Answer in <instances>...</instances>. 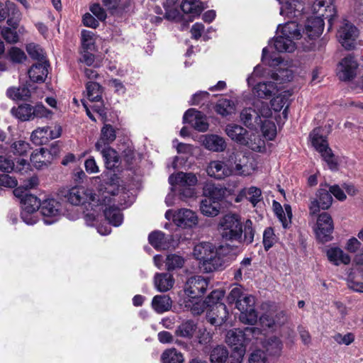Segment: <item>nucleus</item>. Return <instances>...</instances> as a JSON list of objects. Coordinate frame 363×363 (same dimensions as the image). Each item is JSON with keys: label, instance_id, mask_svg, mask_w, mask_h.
Listing matches in <instances>:
<instances>
[{"label": "nucleus", "instance_id": "f257e3e1", "mask_svg": "<svg viewBox=\"0 0 363 363\" xmlns=\"http://www.w3.org/2000/svg\"><path fill=\"white\" fill-rule=\"evenodd\" d=\"M228 303H235L236 308L240 311V320L245 324L254 325L258 318L255 308V296L245 294L240 286H236L230 291L227 296Z\"/></svg>", "mask_w": 363, "mask_h": 363}, {"label": "nucleus", "instance_id": "f03ea898", "mask_svg": "<svg viewBox=\"0 0 363 363\" xmlns=\"http://www.w3.org/2000/svg\"><path fill=\"white\" fill-rule=\"evenodd\" d=\"M259 330L255 328H245L243 330L234 329L228 331L225 337L226 343L233 347L230 355L231 360L236 363H242L246 352V345L251 340Z\"/></svg>", "mask_w": 363, "mask_h": 363}, {"label": "nucleus", "instance_id": "7ed1b4c3", "mask_svg": "<svg viewBox=\"0 0 363 363\" xmlns=\"http://www.w3.org/2000/svg\"><path fill=\"white\" fill-rule=\"evenodd\" d=\"M279 34L274 40V47L279 52H292L296 48V40L301 37V29L296 21H289L279 25Z\"/></svg>", "mask_w": 363, "mask_h": 363}, {"label": "nucleus", "instance_id": "20e7f679", "mask_svg": "<svg viewBox=\"0 0 363 363\" xmlns=\"http://www.w3.org/2000/svg\"><path fill=\"white\" fill-rule=\"evenodd\" d=\"M225 133L232 140L254 151L260 152L264 146V142L257 133L248 131L239 125H227Z\"/></svg>", "mask_w": 363, "mask_h": 363}, {"label": "nucleus", "instance_id": "39448f33", "mask_svg": "<svg viewBox=\"0 0 363 363\" xmlns=\"http://www.w3.org/2000/svg\"><path fill=\"white\" fill-rule=\"evenodd\" d=\"M172 191H177L182 199L193 197L195 194V186L198 182L195 174L179 172L169 177Z\"/></svg>", "mask_w": 363, "mask_h": 363}, {"label": "nucleus", "instance_id": "423d86ee", "mask_svg": "<svg viewBox=\"0 0 363 363\" xmlns=\"http://www.w3.org/2000/svg\"><path fill=\"white\" fill-rule=\"evenodd\" d=\"M217 229L223 240L231 242L237 241L241 238L242 233V223L240 216L233 213L225 214L220 218Z\"/></svg>", "mask_w": 363, "mask_h": 363}, {"label": "nucleus", "instance_id": "0eeeda50", "mask_svg": "<svg viewBox=\"0 0 363 363\" xmlns=\"http://www.w3.org/2000/svg\"><path fill=\"white\" fill-rule=\"evenodd\" d=\"M320 128H315L310 134V138L312 145L320 153L323 160L327 163L331 170L337 169V162L333 153L332 150L328 146V143L325 137L321 133Z\"/></svg>", "mask_w": 363, "mask_h": 363}, {"label": "nucleus", "instance_id": "6e6552de", "mask_svg": "<svg viewBox=\"0 0 363 363\" xmlns=\"http://www.w3.org/2000/svg\"><path fill=\"white\" fill-rule=\"evenodd\" d=\"M67 201L74 206L86 205V203L96 212L95 207L98 206L100 198L96 199L91 189L82 186L71 188L67 194Z\"/></svg>", "mask_w": 363, "mask_h": 363}, {"label": "nucleus", "instance_id": "1a4fd4ad", "mask_svg": "<svg viewBox=\"0 0 363 363\" xmlns=\"http://www.w3.org/2000/svg\"><path fill=\"white\" fill-rule=\"evenodd\" d=\"M115 199L111 195H104L100 198L96 211H103L106 219L113 226H119L123 222V214L118 207L116 206Z\"/></svg>", "mask_w": 363, "mask_h": 363}, {"label": "nucleus", "instance_id": "9d476101", "mask_svg": "<svg viewBox=\"0 0 363 363\" xmlns=\"http://www.w3.org/2000/svg\"><path fill=\"white\" fill-rule=\"evenodd\" d=\"M59 153L57 145H52L50 149L40 148L35 150L30 155V162L36 169L48 167Z\"/></svg>", "mask_w": 363, "mask_h": 363}, {"label": "nucleus", "instance_id": "9b49d317", "mask_svg": "<svg viewBox=\"0 0 363 363\" xmlns=\"http://www.w3.org/2000/svg\"><path fill=\"white\" fill-rule=\"evenodd\" d=\"M333 220L330 215L325 212L320 214L315 228L317 239L323 243L330 241L333 238Z\"/></svg>", "mask_w": 363, "mask_h": 363}, {"label": "nucleus", "instance_id": "f8f14e48", "mask_svg": "<svg viewBox=\"0 0 363 363\" xmlns=\"http://www.w3.org/2000/svg\"><path fill=\"white\" fill-rule=\"evenodd\" d=\"M40 212L44 223L51 225L57 221L62 215L61 204L53 199L45 200L41 204Z\"/></svg>", "mask_w": 363, "mask_h": 363}, {"label": "nucleus", "instance_id": "ddd939ff", "mask_svg": "<svg viewBox=\"0 0 363 363\" xmlns=\"http://www.w3.org/2000/svg\"><path fill=\"white\" fill-rule=\"evenodd\" d=\"M292 95V92L289 90H284L281 91L278 95L271 100L272 108L274 112L282 111V118L279 116V118H276L278 124L284 123L288 117V108L290 104V97Z\"/></svg>", "mask_w": 363, "mask_h": 363}, {"label": "nucleus", "instance_id": "4468645a", "mask_svg": "<svg viewBox=\"0 0 363 363\" xmlns=\"http://www.w3.org/2000/svg\"><path fill=\"white\" fill-rule=\"evenodd\" d=\"M357 68L355 59L351 55L346 56L337 66V76L341 81H350L356 75Z\"/></svg>", "mask_w": 363, "mask_h": 363}, {"label": "nucleus", "instance_id": "2eb2a0df", "mask_svg": "<svg viewBox=\"0 0 363 363\" xmlns=\"http://www.w3.org/2000/svg\"><path fill=\"white\" fill-rule=\"evenodd\" d=\"M208 286V281L203 277L194 276L187 280L184 291L191 298H199L206 293Z\"/></svg>", "mask_w": 363, "mask_h": 363}, {"label": "nucleus", "instance_id": "dca6fc26", "mask_svg": "<svg viewBox=\"0 0 363 363\" xmlns=\"http://www.w3.org/2000/svg\"><path fill=\"white\" fill-rule=\"evenodd\" d=\"M223 250V246L214 250L213 253L201 262V265H199L200 270L205 273H210L221 269L224 266V259L221 255Z\"/></svg>", "mask_w": 363, "mask_h": 363}, {"label": "nucleus", "instance_id": "f3484780", "mask_svg": "<svg viewBox=\"0 0 363 363\" xmlns=\"http://www.w3.org/2000/svg\"><path fill=\"white\" fill-rule=\"evenodd\" d=\"M357 36L358 30L357 28L350 23H345L337 32L339 42L347 50L354 48Z\"/></svg>", "mask_w": 363, "mask_h": 363}, {"label": "nucleus", "instance_id": "a211bd4d", "mask_svg": "<svg viewBox=\"0 0 363 363\" xmlns=\"http://www.w3.org/2000/svg\"><path fill=\"white\" fill-rule=\"evenodd\" d=\"M173 222L180 228H192L197 225L198 217L193 211L187 208H182L174 213Z\"/></svg>", "mask_w": 363, "mask_h": 363}, {"label": "nucleus", "instance_id": "6ab92c4d", "mask_svg": "<svg viewBox=\"0 0 363 363\" xmlns=\"http://www.w3.org/2000/svg\"><path fill=\"white\" fill-rule=\"evenodd\" d=\"M311 10L314 14H317L316 16L328 19L330 26L333 18L336 16V9L332 0H315Z\"/></svg>", "mask_w": 363, "mask_h": 363}, {"label": "nucleus", "instance_id": "aec40b11", "mask_svg": "<svg viewBox=\"0 0 363 363\" xmlns=\"http://www.w3.org/2000/svg\"><path fill=\"white\" fill-rule=\"evenodd\" d=\"M30 163L25 159H20L15 165L13 161L9 157L0 155V170L4 172L10 173L16 171L24 174L30 170Z\"/></svg>", "mask_w": 363, "mask_h": 363}, {"label": "nucleus", "instance_id": "412c9836", "mask_svg": "<svg viewBox=\"0 0 363 363\" xmlns=\"http://www.w3.org/2000/svg\"><path fill=\"white\" fill-rule=\"evenodd\" d=\"M183 121L191 124L199 131L204 132L208 128L205 115L194 108H189L184 113Z\"/></svg>", "mask_w": 363, "mask_h": 363}, {"label": "nucleus", "instance_id": "4be33fe9", "mask_svg": "<svg viewBox=\"0 0 363 363\" xmlns=\"http://www.w3.org/2000/svg\"><path fill=\"white\" fill-rule=\"evenodd\" d=\"M228 312L226 306L223 303H216L211 306L206 313L207 320L213 325L220 326L227 320Z\"/></svg>", "mask_w": 363, "mask_h": 363}, {"label": "nucleus", "instance_id": "5701e85b", "mask_svg": "<svg viewBox=\"0 0 363 363\" xmlns=\"http://www.w3.org/2000/svg\"><path fill=\"white\" fill-rule=\"evenodd\" d=\"M316 196L317 198L313 200L309 206L310 213L312 215L317 214L320 209L329 208L333 203V197L330 191L325 189H319Z\"/></svg>", "mask_w": 363, "mask_h": 363}, {"label": "nucleus", "instance_id": "b1692460", "mask_svg": "<svg viewBox=\"0 0 363 363\" xmlns=\"http://www.w3.org/2000/svg\"><path fill=\"white\" fill-rule=\"evenodd\" d=\"M249 157L238 152L235 155V168L233 169V174L239 176H248L250 175L255 168L253 164L250 162Z\"/></svg>", "mask_w": 363, "mask_h": 363}, {"label": "nucleus", "instance_id": "393cba45", "mask_svg": "<svg viewBox=\"0 0 363 363\" xmlns=\"http://www.w3.org/2000/svg\"><path fill=\"white\" fill-rule=\"evenodd\" d=\"M150 244L157 250H168L172 246V236L167 235L162 231L152 232L148 236Z\"/></svg>", "mask_w": 363, "mask_h": 363}, {"label": "nucleus", "instance_id": "a878e982", "mask_svg": "<svg viewBox=\"0 0 363 363\" xmlns=\"http://www.w3.org/2000/svg\"><path fill=\"white\" fill-rule=\"evenodd\" d=\"M208 176L217 179H222L233 174V169L229 168L223 162L212 161L206 169Z\"/></svg>", "mask_w": 363, "mask_h": 363}, {"label": "nucleus", "instance_id": "bb28decb", "mask_svg": "<svg viewBox=\"0 0 363 363\" xmlns=\"http://www.w3.org/2000/svg\"><path fill=\"white\" fill-rule=\"evenodd\" d=\"M201 143L206 149L216 152L224 151L227 146L223 137L214 134L202 136Z\"/></svg>", "mask_w": 363, "mask_h": 363}, {"label": "nucleus", "instance_id": "cd10ccee", "mask_svg": "<svg viewBox=\"0 0 363 363\" xmlns=\"http://www.w3.org/2000/svg\"><path fill=\"white\" fill-rule=\"evenodd\" d=\"M206 7L199 0H183L181 9L185 14L189 15V21L191 22L199 17Z\"/></svg>", "mask_w": 363, "mask_h": 363}, {"label": "nucleus", "instance_id": "c85d7f7f", "mask_svg": "<svg viewBox=\"0 0 363 363\" xmlns=\"http://www.w3.org/2000/svg\"><path fill=\"white\" fill-rule=\"evenodd\" d=\"M324 19L321 16H313L309 18L305 26V32L308 37L313 39L319 37L324 29Z\"/></svg>", "mask_w": 363, "mask_h": 363}, {"label": "nucleus", "instance_id": "c756f323", "mask_svg": "<svg viewBox=\"0 0 363 363\" xmlns=\"http://www.w3.org/2000/svg\"><path fill=\"white\" fill-rule=\"evenodd\" d=\"M116 138V130L110 124H105L101 130L99 139L95 144L96 150H101L103 147L109 146Z\"/></svg>", "mask_w": 363, "mask_h": 363}, {"label": "nucleus", "instance_id": "7c9ffc66", "mask_svg": "<svg viewBox=\"0 0 363 363\" xmlns=\"http://www.w3.org/2000/svg\"><path fill=\"white\" fill-rule=\"evenodd\" d=\"M198 330L197 323L193 320H185L178 325L175 330V335L186 340L194 337Z\"/></svg>", "mask_w": 363, "mask_h": 363}, {"label": "nucleus", "instance_id": "2f4dec72", "mask_svg": "<svg viewBox=\"0 0 363 363\" xmlns=\"http://www.w3.org/2000/svg\"><path fill=\"white\" fill-rule=\"evenodd\" d=\"M154 284L157 291L166 292L173 287L174 279L169 273H156L154 277Z\"/></svg>", "mask_w": 363, "mask_h": 363}, {"label": "nucleus", "instance_id": "473e14b6", "mask_svg": "<svg viewBox=\"0 0 363 363\" xmlns=\"http://www.w3.org/2000/svg\"><path fill=\"white\" fill-rule=\"evenodd\" d=\"M280 89L274 82H264L256 84L253 88V92L259 98L268 99Z\"/></svg>", "mask_w": 363, "mask_h": 363}, {"label": "nucleus", "instance_id": "72a5a7b5", "mask_svg": "<svg viewBox=\"0 0 363 363\" xmlns=\"http://www.w3.org/2000/svg\"><path fill=\"white\" fill-rule=\"evenodd\" d=\"M48 65L45 61L33 65L28 70V75L34 82H43L47 77Z\"/></svg>", "mask_w": 363, "mask_h": 363}, {"label": "nucleus", "instance_id": "f704fd0d", "mask_svg": "<svg viewBox=\"0 0 363 363\" xmlns=\"http://www.w3.org/2000/svg\"><path fill=\"white\" fill-rule=\"evenodd\" d=\"M216 247L211 242H203L194 247L193 255L199 261V266L209 256Z\"/></svg>", "mask_w": 363, "mask_h": 363}, {"label": "nucleus", "instance_id": "c9c22d12", "mask_svg": "<svg viewBox=\"0 0 363 363\" xmlns=\"http://www.w3.org/2000/svg\"><path fill=\"white\" fill-rule=\"evenodd\" d=\"M240 119L242 122L249 128H256L262 123L258 113L255 109L251 108H245L240 113Z\"/></svg>", "mask_w": 363, "mask_h": 363}, {"label": "nucleus", "instance_id": "e433bc0d", "mask_svg": "<svg viewBox=\"0 0 363 363\" xmlns=\"http://www.w3.org/2000/svg\"><path fill=\"white\" fill-rule=\"evenodd\" d=\"M172 301L168 295L155 296L152 301V306L157 313H163L169 311Z\"/></svg>", "mask_w": 363, "mask_h": 363}, {"label": "nucleus", "instance_id": "4c0bfd02", "mask_svg": "<svg viewBox=\"0 0 363 363\" xmlns=\"http://www.w3.org/2000/svg\"><path fill=\"white\" fill-rule=\"evenodd\" d=\"M327 257L329 261L335 265L347 264L350 262V256L345 254L339 247H332L328 250Z\"/></svg>", "mask_w": 363, "mask_h": 363}, {"label": "nucleus", "instance_id": "58836bf2", "mask_svg": "<svg viewBox=\"0 0 363 363\" xmlns=\"http://www.w3.org/2000/svg\"><path fill=\"white\" fill-rule=\"evenodd\" d=\"M200 210L203 215L214 217L218 215L220 205L219 202L211 201V199H204L201 202Z\"/></svg>", "mask_w": 363, "mask_h": 363}, {"label": "nucleus", "instance_id": "ea45409f", "mask_svg": "<svg viewBox=\"0 0 363 363\" xmlns=\"http://www.w3.org/2000/svg\"><path fill=\"white\" fill-rule=\"evenodd\" d=\"M161 363H184V354L176 348L165 350L161 354Z\"/></svg>", "mask_w": 363, "mask_h": 363}, {"label": "nucleus", "instance_id": "a19ab883", "mask_svg": "<svg viewBox=\"0 0 363 363\" xmlns=\"http://www.w3.org/2000/svg\"><path fill=\"white\" fill-rule=\"evenodd\" d=\"M264 347L269 355L279 356L283 349V342L279 337L272 336L265 340Z\"/></svg>", "mask_w": 363, "mask_h": 363}, {"label": "nucleus", "instance_id": "79ce46f5", "mask_svg": "<svg viewBox=\"0 0 363 363\" xmlns=\"http://www.w3.org/2000/svg\"><path fill=\"white\" fill-rule=\"evenodd\" d=\"M255 234V230L253 227L252 221L250 219L246 220L242 223V233L241 238L237 240L239 243L250 245L252 243Z\"/></svg>", "mask_w": 363, "mask_h": 363}, {"label": "nucleus", "instance_id": "37998d69", "mask_svg": "<svg viewBox=\"0 0 363 363\" xmlns=\"http://www.w3.org/2000/svg\"><path fill=\"white\" fill-rule=\"evenodd\" d=\"M215 110L218 114L222 116H227L235 112L236 106L232 100L221 99L218 101Z\"/></svg>", "mask_w": 363, "mask_h": 363}, {"label": "nucleus", "instance_id": "c03bdc74", "mask_svg": "<svg viewBox=\"0 0 363 363\" xmlns=\"http://www.w3.org/2000/svg\"><path fill=\"white\" fill-rule=\"evenodd\" d=\"M6 95L9 98L15 101H26L30 97L31 91L26 86L18 88L11 87L7 89Z\"/></svg>", "mask_w": 363, "mask_h": 363}, {"label": "nucleus", "instance_id": "a18cd8bd", "mask_svg": "<svg viewBox=\"0 0 363 363\" xmlns=\"http://www.w3.org/2000/svg\"><path fill=\"white\" fill-rule=\"evenodd\" d=\"M224 189L213 184L208 183L203 186V195L206 199L218 202L224 197Z\"/></svg>", "mask_w": 363, "mask_h": 363}, {"label": "nucleus", "instance_id": "49530a36", "mask_svg": "<svg viewBox=\"0 0 363 363\" xmlns=\"http://www.w3.org/2000/svg\"><path fill=\"white\" fill-rule=\"evenodd\" d=\"M104 159L106 166L108 169L114 168L118 162V155L117 152L109 146L103 147L99 150Z\"/></svg>", "mask_w": 363, "mask_h": 363}, {"label": "nucleus", "instance_id": "de8ad7c7", "mask_svg": "<svg viewBox=\"0 0 363 363\" xmlns=\"http://www.w3.org/2000/svg\"><path fill=\"white\" fill-rule=\"evenodd\" d=\"M240 196H245L255 207L262 200V191L259 188L252 186L241 190Z\"/></svg>", "mask_w": 363, "mask_h": 363}, {"label": "nucleus", "instance_id": "09e8293b", "mask_svg": "<svg viewBox=\"0 0 363 363\" xmlns=\"http://www.w3.org/2000/svg\"><path fill=\"white\" fill-rule=\"evenodd\" d=\"M22 211L28 213H35L41 208L40 199L33 194L26 195L24 199H22Z\"/></svg>", "mask_w": 363, "mask_h": 363}, {"label": "nucleus", "instance_id": "8fccbe9b", "mask_svg": "<svg viewBox=\"0 0 363 363\" xmlns=\"http://www.w3.org/2000/svg\"><path fill=\"white\" fill-rule=\"evenodd\" d=\"M294 74L291 69L279 67L272 74V79L277 84H283L290 82L294 79Z\"/></svg>", "mask_w": 363, "mask_h": 363}, {"label": "nucleus", "instance_id": "3c124183", "mask_svg": "<svg viewBox=\"0 0 363 363\" xmlns=\"http://www.w3.org/2000/svg\"><path fill=\"white\" fill-rule=\"evenodd\" d=\"M229 352L223 345H218L213 348L210 353V361L211 363H225Z\"/></svg>", "mask_w": 363, "mask_h": 363}, {"label": "nucleus", "instance_id": "603ef678", "mask_svg": "<svg viewBox=\"0 0 363 363\" xmlns=\"http://www.w3.org/2000/svg\"><path fill=\"white\" fill-rule=\"evenodd\" d=\"M86 95L91 101H100L102 99V87L99 84L89 82L86 84Z\"/></svg>", "mask_w": 363, "mask_h": 363}, {"label": "nucleus", "instance_id": "864d4df0", "mask_svg": "<svg viewBox=\"0 0 363 363\" xmlns=\"http://www.w3.org/2000/svg\"><path fill=\"white\" fill-rule=\"evenodd\" d=\"M167 271H173L183 267L185 263V259L177 254H169L167 256L164 261Z\"/></svg>", "mask_w": 363, "mask_h": 363}, {"label": "nucleus", "instance_id": "5fc2aeb1", "mask_svg": "<svg viewBox=\"0 0 363 363\" xmlns=\"http://www.w3.org/2000/svg\"><path fill=\"white\" fill-rule=\"evenodd\" d=\"M11 112L22 121L32 119V106L29 104H22L17 108H13Z\"/></svg>", "mask_w": 363, "mask_h": 363}, {"label": "nucleus", "instance_id": "6e6d98bb", "mask_svg": "<svg viewBox=\"0 0 363 363\" xmlns=\"http://www.w3.org/2000/svg\"><path fill=\"white\" fill-rule=\"evenodd\" d=\"M30 139L32 142L37 145H40L48 143L50 140L48 136V127L45 126L38 128L33 130L31 134Z\"/></svg>", "mask_w": 363, "mask_h": 363}, {"label": "nucleus", "instance_id": "4d7b16f0", "mask_svg": "<svg viewBox=\"0 0 363 363\" xmlns=\"http://www.w3.org/2000/svg\"><path fill=\"white\" fill-rule=\"evenodd\" d=\"M263 136L268 140H272L277 135V128L274 123L269 120H262L259 125Z\"/></svg>", "mask_w": 363, "mask_h": 363}, {"label": "nucleus", "instance_id": "13d9d810", "mask_svg": "<svg viewBox=\"0 0 363 363\" xmlns=\"http://www.w3.org/2000/svg\"><path fill=\"white\" fill-rule=\"evenodd\" d=\"M277 237L276 236L274 229L271 227L267 228L263 233V245L266 251L269 250L277 242Z\"/></svg>", "mask_w": 363, "mask_h": 363}, {"label": "nucleus", "instance_id": "bf43d9fd", "mask_svg": "<svg viewBox=\"0 0 363 363\" xmlns=\"http://www.w3.org/2000/svg\"><path fill=\"white\" fill-rule=\"evenodd\" d=\"M30 150V144L24 140L15 141L11 145V150L15 155H25Z\"/></svg>", "mask_w": 363, "mask_h": 363}, {"label": "nucleus", "instance_id": "052dcab7", "mask_svg": "<svg viewBox=\"0 0 363 363\" xmlns=\"http://www.w3.org/2000/svg\"><path fill=\"white\" fill-rule=\"evenodd\" d=\"M8 57L13 63H23L27 59V57L21 49L17 47H12L8 50Z\"/></svg>", "mask_w": 363, "mask_h": 363}, {"label": "nucleus", "instance_id": "680f3d73", "mask_svg": "<svg viewBox=\"0 0 363 363\" xmlns=\"http://www.w3.org/2000/svg\"><path fill=\"white\" fill-rule=\"evenodd\" d=\"M254 106L256 108V112L258 113L259 118H267L272 116V109L269 107L268 104L262 101L255 102Z\"/></svg>", "mask_w": 363, "mask_h": 363}, {"label": "nucleus", "instance_id": "e2e57ef3", "mask_svg": "<svg viewBox=\"0 0 363 363\" xmlns=\"http://www.w3.org/2000/svg\"><path fill=\"white\" fill-rule=\"evenodd\" d=\"M283 213L276 215L284 228H287L291 222L292 211L289 204H284Z\"/></svg>", "mask_w": 363, "mask_h": 363}, {"label": "nucleus", "instance_id": "0e129e2a", "mask_svg": "<svg viewBox=\"0 0 363 363\" xmlns=\"http://www.w3.org/2000/svg\"><path fill=\"white\" fill-rule=\"evenodd\" d=\"M26 51L31 58L40 61H43L44 52L38 45L30 43L26 46Z\"/></svg>", "mask_w": 363, "mask_h": 363}, {"label": "nucleus", "instance_id": "69168bd1", "mask_svg": "<svg viewBox=\"0 0 363 363\" xmlns=\"http://www.w3.org/2000/svg\"><path fill=\"white\" fill-rule=\"evenodd\" d=\"M52 112L47 109L43 104H37L32 106V118H50Z\"/></svg>", "mask_w": 363, "mask_h": 363}, {"label": "nucleus", "instance_id": "338daca9", "mask_svg": "<svg viewBox=\"0 0 363 363\" xmlns=\"http://www.w3.org/2000/svg\"><path fill=\"white\" fill-rule=\"evenodd\" d=\"M281 4L280 9V14L281 16H286L289 18H293L296 16V9L295 5H293L291 2H289L288 1L282 3L280 1Z\"/></svg>", "mask_w": 363, "mask_h": 363}, {"label": "nucleus", "instance_id": "774afa93", "mask_svg": "<svg viewBox=\"0 0 363 363\" xmlns=\"http://www.w3.org/2000/svg\"><path fill=\"white\" fill-rule=\"evenodd\" d=\"M1 35L9 43H16L18 41V35L16 31L10 28H4L1 30Z\"/></svg>", "mask_w": 363, "mask_h": 363}]
</instances>
